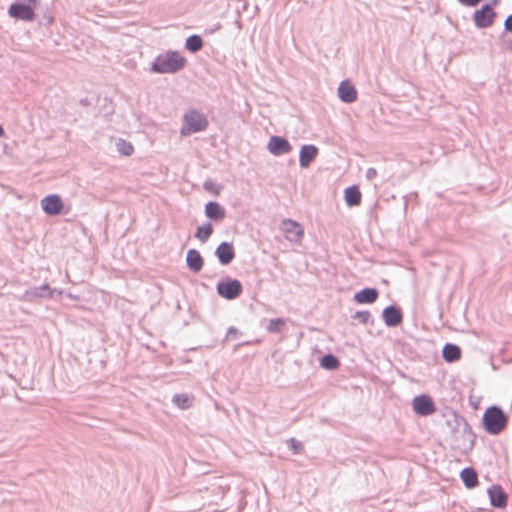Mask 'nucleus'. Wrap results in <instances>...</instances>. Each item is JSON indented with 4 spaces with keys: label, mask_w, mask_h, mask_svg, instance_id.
I'll return each instance as SVG.
<instances>
[{
    "label": "nucleus",
    "mask_w": 512,
    "mask_h": 512,
    "mask_svg": "<svg viewBox=\"0 0 512 512\" xmlns=\"http://www.w3.org/2000/svg\"><path fill=\"white\" fill-rule=\"evenodd\" d=\"M4 134L3 128L0 126V137Z\"/></svg>",
    "instance_id": "36"
},
{
    "label": "nucleus",
    "mask_w": 512,
    "mask_h": 512,
    "mask_svg": "<svg viewBox=\"0 0 512 512\" xmlns=\"http://www.w3.org/2000/svg\"><path fill=\"white\" fill-rule=\"evenodd\" d=\"M344 199L348 206H357L361 202V192L356 186H351L345 189Z\"/></svg>",
    "instance_id": "19"
},
{
    "label": "nucleus",
    "mask_w": 512,
    "mask_h": 512,
    "mask_svg": "<svg viewBox=\"0 0 512 512\" xmlns=\"http://www.w3.org/2000/svg\"><path fill=\"white\" fill-rule=\"evenodd\" d=\"M185 58L176 51H168L156 57L151 70L155 73H176L185 65Z\"/></svg>",
    "instance_id": "1"
},
{
    "label": "nucleus",
    "mask_w": 512,
    "mask_h": 512,
    "mask_svg": "<svg viewBox=\"0 0 512 512\" xmlns=\"http://www.w3.org/2000/svg\"><path fill=\"white\" fill-rule=\"evenodd\" d=\"M187 266L194 272H199L203 267V258L195 249H190L186 257Z\"/></svg>",
    "instance_id": "18"
},
{
    "label": "nucleus",
    "mask_w": 512,
    "mask_h": 512,
    "mask_svg": "<svg viewBox=\"0 0 512 512\" xmlns=\"http://www.w3.org/2000/svg\"><path fill=\"white\" fill-rule=\"evenodd\" d=\"M214 183L211 182V181H206L204 183V188L207 190V191H212L213 190V187H214Z\"/></svg>",
    "instance_id": "34"
},
{
    "label": "nucleus",
    "mask_w": 512,
    "mask_h": 512,
    "mask_svg": "<svg viewBox=\"0 0 512 512\" xmlns=\"http://www.w3.org/2000/svg\"><path fill=\"white\" fill-rule=\"evenodd\" d=\"M442 356L447 362H455L461 357V350L455 344H446L442 350Z\"/></svg>",
    "instance_id": "20"
},
{
    "label": "nucleus",
    "mask_w": 512,
    "mask_h": 512,
    "mask_svg": "<svg viewBox=\"0 0 512 512\" xmlns=\"http://www.w3.org/2000/svg\"><path fill=\"white\" fill-rule=\"evenodd\" d=\"M202 46L203 41L198 35H191L186 39L185 47L193 53L201 50Z\"/></svg>",
    "instance_id": "23"
},
{
    "label": "nucleus",
    "mask_w": 512,
    "mask_h": 512,
    "mask_svg": "<svg viewBox=\"0 0 512 512\" xmlns=\"http://www.w3.org/2000/svg\"><path fill=\"white\" fill-rule=\"evenodd\" d=\"M117 150L125 156H129L133 153V146L125 140L118 139L116 142Z\"/></svg>",
    "instance_id": "28"
},
{
    "label": "nucleus",
    "mask_w": 512,
    "mask_h": 512,
    "mask_svg": "<svg viewBox=\"0 0 512 512\" xmlns=\"http://www.w3.org/2000/svg\"><path fill=\"white\" fill-rule=\"evenodd\" d=\"M215 255L217 256L219 262L222 265H228L235 257V253L233 251V247L228 242H222L215 251Z\"/></svg>",
    "instance_id": "13"
},
{
    "label": "nucleus",
    "mask_w": 512,
    "mask_h": 512,
    "mask_svg": "<svg viewBox=\"0 0 512 512\" xmlns=\"http://www.w3.org/2000/svg\"><path fill=\"white\" fill-rule=\"evenodd\" d=\"M267 150L274 156H281L290 153L292 146L283 137L271 136L267 144Z\"/></svg>",
    "instance_id": "7"
},
{
    "label": "nucleus",
    "mask_w": 512,
    "mask_h": 512,
    "mask_svg": "<svg viewBox=\"0 0 512 512\" xmlns=\"http://www.w3.org/2000/svg\"><path fill=\"white\" fill-rule=\"evenodd\" d=\"M212 232V225L210 223H206L197 228L195 237L198 238L201 242L205 243L211 236Z\"/></svg>",
    "instance_id": "25"
},
{
    "label": "nucleus",
    "mask_w": 512,
    "mask_h": 512,
    "mask_svg": "<svg viewBox=\"0 0 512 512\" xmlns=\"http://www.w3.org/2000/svg\"><path fill=\"white\" fill-rule=\"evenodd\" d=\"M218 294L228 300L237 298L242 292V284L236 279L217 284Z\"/></svg>",
    "instance_id": "6"
},
{
    "label": "nucleus",
    "mask_w": 512,
    "mask_h": 512,
    "mask_svg": "<svg viewBox=\"0 0 512 512\" xmlns=\"http://www.w3.org/2000/svg\"><path fill=\"white\" fill-rule=\"evenodd\" d=\"M483 425L489 434L497 435L506 427L507 417L499 407L491 406L484 412Z\"/></svg>",
    "instance_id": "2"
},
{
    "label": "nucleus",
    "mask_w": 512,
    "mask_h": 512,
    "mask_svg": "<svg viewBox=\"0 0 512 512\" xmlns=\"http://www.w3.org/2000/svg\"><path fill=\"white\" fill-rule=\"evenodd\" d=\"M285 327V321L281 318L270 319L266 329L269 332H280Z\"/></svg>",
    "instance_id": "27"
},
{
    "label": "nucleus",
    "mask_w": 512,
    "mask_h": 512,
    "mask_svg": "<svg viewBox=\"0 0 512 512\" xmlns=\"http://www.w3.org/2000/svg\"><path fill=\"white\" fill-rule=\"evenodd\" d=\"M205 216L213 221H221L226 216L225 209L217 202H208L205 205Z\"/></svg>",
    "instance_id": "16"
},
{
    "label": "nucleus",
    "mask_w": 512,
    "mask_h": 512,
    "mask_svg": "<svg viewBox=\"0 0 512 512\" xmlns=\"http://www.w3.org/2000/svg\"><path fill=\"white\" fill-rule=\"evenodd\" d=\"M36 5L37 0H27V3H13L8 9V14L17 20L32 21L35 17L34 8Z\"/></svg>",
    "instance_id": "4"
},
{
    "label": "nucleus",
    "mask_w": 512,
    "mask_h": 512,
    "mask_svg": "<svg viewBox=\"0 0 512 512\" xmlns=\"http://www.w3.org/2000/svg\"><path fill=\"white\" fill-rule=\"evenodd\" d=\"M172 402L180 409H187L192 404V398L187 394H176L172 398Z\"/></svg>",
    "instance_id": "24"
},
{
    "label": "nucleus",
    "mask_w": 512,
    "mask_h": 512,
    "mask_svg": "<svg viewBox=\"0 0 512 512\" xmlns=\"http://www.w3.org/2000/svg\"><path fill=\"white\" fill-rule=\"evenodd\" d=\"M378 291L374 288H365L354 294V301L358 304H371L378 298Z\"/></svg>",
    "instance_id": "17"
},
{
    "label": "nucleus",
    "mask_w": 512,
    "mask_h": 512,
    "mask_svg": "<svg viewBox=\"0 0 512 512\" xmlns=\"http://www.w3.org/2000/svg\"><path fill=\"white\" fill-rule=\"evenodd\" d=\"M63 207L62 199L57 194L47 195L41 200V208L48 215H59Z\"/></svg>",
    "instance_id": "8"
},
{
    "label": "nucleus",
    "mask_w": 512,
    "mask_h": 512,
    "mask_svg": "<svg viewBox=\"0 0 512 512\" xmlns=\"http://www.w3.org/2000/svg\"><path fill=\"white\" fill-rule=\"evenodd\" d=\"M318 155V148L314 145H303L299 153V164L302 168H307Z\"/></svg>",
    "instance_id": "12"
},
{
    "label": "nucleus",
    "mask_w": 512,
    "mask_h": 512,
    "mask_svg": "<svg viewBox=\"0 0 512 512\" xmlns=\"http://www.w3.org/2000/svg\"><path fill=\"white\" fill-rule=\"evenodd\" d=\"M504 26L507 31L512 32V14L505 20Z\"/></svg>",
    "instance_id": "33"
},
{
    "label": "nucleus",
    "mask_w": 512,
    "mask_h": 512,
    "mask_svg": "<svg viewBox=\"0 0 512 512\" xmlns=\"http://www.w3.org/2000/svg\"><path fill=\"white\" fill-rule=\"evenodd\" d=\"M382 317L388 327H395L402 322V314L394 306L386 307L382 312Z\"/></svg>",
    "instance_id": "14"
},
{
    "label": "nucleus",
    "mask_w": 512,
    "mask_h": 512,
    "mask_svg": "<svg viewBox=\"0 0 512 512\" xmlns=\"http://www.w3.org/2000/svg\"><path fill=\"white\" fill-rule=\"evenodd\" d=\"M354 319L362 324H367L371 321V314L369 311H357L354 315Z\"/></svg>",
    "instance_id": "29"
},
{
    "label": "nucleus",
    "mask_w": 512,
    "mask_h": 512,
    "mask_svg": "<svg viewBox=\"0 0 512 512\" xmlns=\"http://www.w3.org/2000/svg\"><path fill=\"white\" fill-rule=\"evenodd\" d=\"M338 96L342 102L353 103L357 99V91L349 81L344 80L338 87Z\"/></svg>",
    "instance_id": "11"
},
{
    "label": "nucleus",
    "mask_w": 512,
    "mask_h": 512,
    "mask_svg": "<svg viewBox=\"0 0 512 512\" xmlns=\"http://www.w3.org/2000/svg\"><path fill=\"white\" fill-rule=\"evenodd\" d=\"M414 411L422 416H427L435 411L432 399L426 395L416 396L412 402Z\"/></svg>",
    "instance_id": "10"
},
{
    "label": "nucleus",
    "mask_w": 512,
    "mask_h": 512,
    "mask_svg": "<svg viewBox=\"0 0 512 512\" xmlns=\"http://www.w3.org/2000/svg\"><path fill=\"white\" fill-rule=\"evenodd\" d=\"M460 477L464 485L471 489L474 488L478 483V476L473 468H465L462 470Z\"/></svg>",
    "instance_id": "21"
},
{
    "label": "nucleus",
    "mask_w": 512,
    "mask_h": 512,
    "mask_svg": "<svg viewBox=\"0 0 512 512\" xmlns=\"http://www.w3.org/2000/svg\"><path fill=\"white\" fill-rule=\"evenodd\" d=\"M494 17L495 13L489 4L473 13V20L478 28L489 27L493 23Z\"/></svg>",
    "instance_id": "9"
},
{
    "label": "nucleus",
    "mask_w": 512,
    "mask_h": 512,
    "mask_svg": "<svg viewBox=\"0 0 512 512\" xmlns=\"http://www.w3.org/2000/svg\"><path fill=\"white\" fill-rule=\"evenodd\" d=\"M480 1L481 0H458L459 3L469 7L476 6Z\"/></svg>",
    "instance_id": "31"
},
{
    "label": "nucleus",
    "mask_w": 512,
    "mask_h": 512,
    "mask_svg": "<svg viewBox=\"0 0 512 512\" xmlns=\"http://www.w3.org/2000/svg\"><path fill=\"white\" fill-rule=\"evenodd\" d=\"M488 495L490 498L491 505L497 508H502L506 506L507 503V495L504 493L502 488L498 485L492 486L488 490Z\"/></svg>",
    "instance_id": "15"
},
{
    "label": "nucleus",
    "mask_w": 512,
    "mask_h": 512,
    "mask_svg": "<svg viewBox=\"0 0 512 512\" xmlns=\"http://www.w3.org/2000/svg\"><path fill=\"white\" fill-rule=\"evenodd\" d=\"M53 292L48 285H42L37 288H32L27 290L25 293V297L27 299H34L38 297H52Z\"/></svg>",
    "instance_id": "22"
},
{
    "label": "nucleus",
    "mask_w": 512,
    "mask_h": 512,
    "mask_svg": "<svg viewBox=\"0 0 512 512\" xmlns=\"http://www.w3.org/2000/svg\"><path fill=\"white\" fill-rule=\"evenodd\" d=\"M376 176H377V171H376V169H374V168H369V169L366 171V178H367L368 180H372V179H374Z\"/></svg>",
    "instance_id": "32"
},
{
    "label": "nucleus",
    "mask_w": 512,
    "mask_h": 512,
    "mask_svg": "<svg viewBox=\"0 0 512 512\" xmlns=\"http://www.w3.org/2000/svg\"><path fill=\"white\" fill-rule=\"evenodd\" d=\"M281 230L285 238L290 242L299 243L304 236V230L301 224L292 219H283L281 221Z\"/></svg>",
    "instance_id": "5"
},
{
    "label": "nucleus",
    "mask_w": 512,
    "mask_h": 512,
    "mask_svg": "<svg viewBox=\"0 0 512 512\" xmlns=\"http://www.w3.org/2000/svg\"><path fill=\"white\" fill-rule=\"evenodd\" d=\"M289 448L293 451L294 454H298L302 449L301 442L297 441L294 438H291L287 441Z\"/></svg>",
    "instance_id": "30"
},
{
    "label": "nucleus",
    "mask_w": 512,
    "mask_h": 512,
    "mask_svg": "<svg viewBox=\"0 0 512 512\" xmlns=\"http://www.w3.org/2000/svg\"><path fill=\"white\" fill-rule=\"evenodd\" d=\"M237 333V329L234 327H230L227 331V337H230L231 335H234Z\"/></svg>",
    "instance_id": "35"
},
{
    "label": "nucleus",
    "mask_w": 512,
    "mask_h": 512,
    "mask_svg": "<svg viewBox=\"0 0 512 512\" xmlns=\"http://www.w3.org/2000/svg\"><path fill=\"white\" fill-rule=\"evenodd\" d=\"M338 359L333 356L332 354H327L323 356L320 360V365L322 368L328 369V370H334L338 368L339 366Z\"/></svg>",
    "instance_id": "26"
},
{
    "label": "nucleus",
    "mask_w": 512,
    "mask_h": 512,
    "mask_svg": "<svg viewBox=\"0 0 512 512\" xmlns=\"http://www.w3.org/2000/svg\"><path fill=\"white\" fill-rule=\"evenodd\" d=\"M208 126L207 117L198 110H190L183 116V125L180 129L182 136L204 131Z\"/></svg>",
    "instance_id": "3"
}]
</instances>
